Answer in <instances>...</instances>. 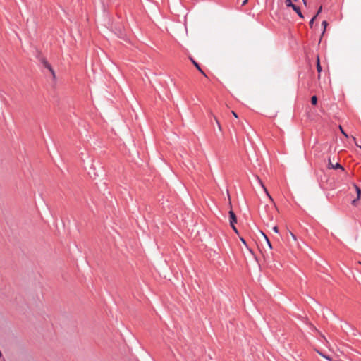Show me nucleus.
Instances as JSON below:
<instances>
[{"label":"nucleus","instance_id":"9d476101","mask_svg":"<svg viewBox=\"0 0 361 361\" xmlns=\"http://www.w3.org/2000/svg\"><path fill=\"white\" fill-rule=\"evenodd\" d=\"M262 235H263V236L264 237V238H265V240H266V241H267V245H268L270 249H272L271 244V243H270L269 240L268 239L267 236V235H266L263 232H262Z\"/></svg>","mask_w":361,"mask_h":361},{"label":"nucleus","instance_id":"f03ea898","mask_svg":"<svg viewBox=\"0 0 361 361\" xmlns=\"http://www.w3.org/2000/svg\"><path fill=\"white\" fill-rule=\"evenodd\" d=\"M353 187L355 188L357 193V198L352 201V204L356 206L357 201L360 199L361 197V189L355 184H353Z\"/></svg>","mask_w":361,"mask_h":361},{"label":"nucleus","instance_id":"7ed1b4c3","mask_svg":"<svg viewBox=\"0 0 361 361\" xmlns=\"http://www.w3.org/2000/svg\"><path fill=\"white\" fill-rule=\"evenodd\" d=\"M42 63L43 66L50 71L53 78H55V72H54V69L52 68L51 66L49 63V62L45 59H43L42 60Z\"/></svg>","mask_w":361,"mask_h":361},{"label":"nucleus","instance_id":"2eb2a0df","mask_svg":"<svg viewBox=\"0 0 361 361\" xmlns=\"http://www.w3.org/2000/svg\"><path fill=\"white\" fill-rule=\"evenodd\" d=\"M339 129L341 130V132L342 133V134L345 136L346 137H348V135L345 133V132L343 130V128L341 127V126H339Z\"/></svg>","mask_w":361,"mask_h":361},{"label":"nucleus","instance_id":"b1692460","mask_svg":"<svg viewBox=\"0 0 361 361\" xmlns=\"http://www.w3.org/2000/svg\"><path fill=\"white\" fill-rule=\"evenodd\" d=\"M353 140L355 141V145H356L358 147H360V148L361 149V145H357V144L356 143V140H355V138L354 137H353Z\"/></svg>","mask_w":361,"mask_h":361},{"label":"nucleus","instance_id":"dca6fc26","mask_svg":"<svg viewBox=\"0 0 361 361\" xmlns=\"http://www.w3.org/2000/svg\"><path fill=\"white\" fill-rule=\"evenodd\" d=\"M317 18V16H314L312 18V20H310V27H312L313 23H314V20H315V18Z\"/></svg>","mask_w":361,"mask_h":361},{"label":"nucleus","instance_id":"f8f14e48","mask_svg":"<svg viewBox=\"0 0 361 361\" xmlns=\"http://www.w3.org/2000/svg\"><path fill=\"white\" fill-rule=\"evenodd\" d=\"M311 103L313 105H316L317 103V97L316 96H312L311 98Z\"/></svg>","mask_w":361,"mask_h":361},{"label":"nucleus","instance_id":"1a4fd4ad","mask_svg":"<svg viewBox=\"0 0 361 361\" xmlns=\"http://www.w3.org/2000/svg\"><path fill=\"white\" fill-rule=\"evenodd\" d=\"M210 114H211V115L213 116L214 119L215 120V121H216V124H217L219 129L220 130H221V124H220V123H219V120L217 119V118H216L214 115H213V114H212V112H211Z\"/></svg>","mask_w":361,"mask_h":361},{"label":"nucleus","instance_id":"4468645a","mask_svg":"<svg viewBox=\"0 0 361 361\" xmlns=\"http://www.w3.org/2000/svg\"><path fill=\"white\" fill-rule=\"evenodd\" d=\"M318 353H319L321 356H322L323 357H324L325 359L328 360L329 361H332V360L331 359V357H329V356H327V355H326L323 354L322 353H321V352H319V351H318Z\"/></svg>","mask_w":361,"mask_h":361},{"label":"nucleus","instance_id":"9b49d317","mask_svg":"<svg viewBox=\"0 0 361 361\" xmlns=\"http://www.w3.org/2000/svg\"><path fill=\"white\" fill-rule=\"evenodd\" d=\"M317 70L319 73H320L322 71V66L320 65L319 57H317Z\"/></svg>","mask_w":361,"mask_h":361},{"label":"nucleus","instance_id":"ddd939ff","mask_svg":"<svg viewBox=\"0 0 361 361\" xmlns=\"http://www.w3.org/2000/svg\"><path fill=\"white\" fill-rule=\"evenodd\" d=\"M285 4L287 6L293 7L294 4L292 3V0H285Z\"/></svg>","mask_w":361,"mask_h":361},{"label":"nucleus","instance_id":"4be33fe9","mask_svg":"<svg viewBox=\"0 0 361 361\" xmlns=\"http://www.w3.org/2000/svg\"><path fill=\"white\" fill-rule=\"evenodd\" d=\"M322 6H320V7H319V10H318V11H317V14H316L315 16H317L319 15V13L322 11Z\"/></svg>","mask_w":361,"mask_h":361},{"label":"nucleus","instance_id":"0eeeda50","mask_svg":"<svg viewBox=\"0 0 361 361\" xmlns=\"http://www.w3.org/2000/svg\"><path fill=\"white\" fill-rule=\"evenodd\" d=\"M292 8L297 13V14L301 18H303V16L300 11V9L298 6L294 5L293 6Z\"/></svg>","mask_w":361,"mask_h":361},{"label":"nucleus","instance_id":"6ab92c4d","mask_svg":"<svg viewBox=\"0 0 361 361\" xmlns=\"http://www.w3.org/2000/svg\"><path fill=\"white\" fill-rule=\"evenodd\" d=\"M248 2V0H242L241 6H245Z\"/></svg>","mask_w":361,"mask_h":361},{"label":"nucleus","instance_id":"f257e3e1","mask_svg":"<svg viewBox=\"0 0 361 361\" xmlns=\"http://www.w3.org/2000/svg\"><path fill=\"white\" fill-rule=\"evenodd\" d=\"M328 169H341L342 171H344V168L338 163L334 164L331 159H329V163H328Z\"/></svg>","mask_w":361,"mask_h":361},{"label":"nucleus","instance_id":"6e6552de","mask_svg":"<svg viewBox=\"0 0 361 361\" xmlns=\"http://www.w3.org/2000/svg\"><path fill=\"white\" fill-rule=\"evenodd\" d=\"M240 241H241V242H242V243H243V244H244V245L247 247V249H248L249 252H250L252 255H254V252H253L252 250V249H250V248H249V247H247V243H246V241L245 240V239H244L243 238L240 237Z\"/></svg>","mask_w":361,"mask_h":361},{"label":"nucleus","instance_id":"a211bd4d","mask_svg":"<svg viewBox=\"0 0 361 361\" xmlns=\"http://www.w3.org/2000/svg\"><path fill=\"white\" fill-rule=\"evenodd\" d=\"M322 26L324 27V29L325 30L327 26V22L326 20H324L322 23Z\"/></svg>","mask_w":361,"mask_h":361},{"label":"nucleus","instance_id":"423d86ee","mask_svg":"<svg viewBox=\"0 0 361 361\" xmlns=\"http://www.w3.org/2000/svg\"><path fill=\"white\" fill-rule=\"evenodd\" d=\"M190 61L193 63V65L197 68V69L204 76H207L204 71L200 67L199 64L192 59L190 58Z\"/></svg>","mask_w":361,"mask_h":361},{"label":"nucleus","instance_id":"412c9836","mask_svg":"<svg viewBox=\"0 0 361 361\" xmlns=\"http://www.w3.org/2000/svg\"><path fill=\"white\" fill-rule=\"evenodd\" d=\"M291 238H293L294 240H296V236L290 232Z\"/></svg>","mask_w":361,"mask_h":361},{"label":"nucleus","instance_id":"20e7f679","mask_svg":"<svg viewBox=\"0 0 361 361\" xmlns=\"http://www.w3.org/2000/svg\"><path fill=\"white\" fill-rule=\"evenodd\" d=\"M228 214H229L230 225H234L235 224L237 223L236 215L235 214V213L232 210H230Z\"/></svg>","mask_w":361,"mask_h":361},{"label":"nucleus","instance_id":"f3484780","mask_svg":"<svg viewBox=\"0 0 361 361\" xmlns=\"http://www.w3.org/2000/svg\"><path fill=\"white\" fill-rule=\"evenodd\" d=\"M231 228H233V230L234 231V232L237 234H238V229L237 228L235 227V224L234 225H231Z\"/></svg>","mask_w":361,"mask_h":361},{"label":"nucleus","instance_id":"393cba45","mask_svg":"<svg viewBox=\"0 0 361 361\" xmlns=\"http://www.w3.org/2000/svg\"><path fill=\"white\" fill-rule=\"evenodd\" d=\"M302 1H304V4H306V1H305V0H302Z\"/></svg>","mask_w":361,"mask_h":361},{"label":"nucleus","instance_id":"aec40b11","mask_svg":"<svg viewBox=\"0 0 361 361\" xmlns=\"http://www.w3.org/2000/svg\"><path fill=\"white\" fill-rule=\"evenodd\" d=\"M272 229L275 233H279V228L277 226H274Z\"/></svg>","mask_w":361,"mask_h":361},{"label":"nucleus","instance_id":"5701e85b","mask_svg":"<svg viewBox=\"0 0 361 361\" xmlns=\"http://www.w3.org/2000/svg\"><path fill=\"white\" fill-rule=\"evenodd\" d=\"M232 114H233V115L235 116V118H236L238 117V115H237V114H236L234 111H232Z\"/></svg>","mask_w":361,"mask_h":361},{"label":"nucleus","instance_id":"39448f33","mask_svg":"<svg viewBox=\"0 0 361 361\" xmlns=\"http://www.w3.org/2000/svg\"><path fill=\"white\" fill-rule=\"evenodd\" d=\"M257 179L258 182L259 183V184L261 185V186L262 187L263 190H264V192H265L266 195L268 196V197L269 198V200L273 202H274V200H273V199H272L271 196L269 195V192H268L267 189L266 188V187H265V186H264V185L263 184V183H262V181L261 180V179H260L258 176H257Z\"/></svg>","mask_w":361,"mask_h":361}]
</instances>
